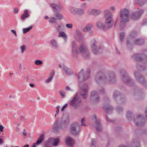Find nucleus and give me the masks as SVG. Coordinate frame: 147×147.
Returning <instances> with one entry per match:
<instances>
[{
  "instance_id": "3",
  "label": "nucleus",
  "mask_w": 147,
  "mask_h": 147,
  "mask_svg": "<svg viewBox=\"0 0 147 147\" xmlns=\"http://www.w3.org/2000/svg\"><path fill=\"white\" fill-rule=\"evenodd\" d=\"M103 15L105 18V24L102 21H99L97 23V26L98 28L105 31L112 27L114 20L112 12L108 9L104 11Z\"/></svg>"
},
{
  "instance_id": "7",
  "label": "nucleus",
  "mask_w": 147,
  "mask_h": 147,
  "mask_svg": "<svg viewBox=\"0 0 147 147\" xmlns=\"http://www.w3.org/2000/svg\"><path fill=\"white\" fill-rule=\"evenodd\" d=\"M50 5L52 8L53 12L55 13L54 15L56 17V19L59 20L62 19L63 18V16L59 13L56 12V11L61 9V5L59 3H58L57 4L54 3H51Z\"/></svg>"
},
{
  "instance_id": "46",
  "label": "nucleus",
  "mask_w": 147,
  "mask_h": 147,
  "mask_svg": "<svg viewBox=\"0 0 147 147\" xmlns=\"http://www.w3.org/2000/svg\"><path fill=\"white\" fill-rule=\"evenodd\" d=\"M86 4L84 2H82L80 4V7L82 8H84L86 6Z\"/></svg>"
},
{
  "instance_id": "23",
  "label": "nucleus",
  "mask_w": 147,
  "mask_h": 147,
  "mask_svg": "<svg viewBox=\"0 0 147 147\" xmlns=\"http://www.w3.org/2000/svg\"><path fill=\"white\" fill-rule=\"evenodd\" d=\"M122 79L123 82L128 85H130V83L132 82V81L130 79L127 75H125L123 77Z\"/></svg>"
},
{
  "instance_id": "20",
  "label": "nucleus",
  "mask_w": 147,
  "mask_h": 147,
  "mask_svg": "<svg viewBox=\"0 0 147 147\" xmlns=\"http://www.w3.org/2000/svg\"><path fill=\"white\" fill-rule=\"evenodd\" d=\"M66 144L69 147H72L74 144V140L70 137H68L66 139Z\"/></svg>"
},
{
  "instance_id": "56",
  "label": "nucleus",
  "mask_w": 147,
  "mask_h": 147,
  "mask_svg": "<svg viewBox=\"0 0 147 147\" xmlns=\"http://www.w3.org/2000/svg\"><path fill=\"white\" fill-rule=\"evenodd\" d=\"M3 129L4 127L2 125H0V131L1 132H2Z\"/></svg>"
},
{
  "instance_id": "12",
  "label": "nucleus",
  "mask_w": 147,
  "mask_h": 147,
  "mask_svg": "<svg viewBox=\"0 0 147 147\" xmlns=\"http://www.w3.org/2000/svg\"><path fill=\"white\" fill-rule=\"evenodd\" d=\"M91 49L93 53L96 54H98V51L100 50L99 47L96 45V42L94 39H92L90 43Z\"/></svg>"
},
{
  "instance_id": "37",
  "label": "nucleus",
  "mask_w": 147,
  "mask_h": 147,
  "mask_svg": "<svg viewBox=\"0 0 147 147\" xmlns=\"http://www.w3.org/2000/svg\"><path fill=\"white\" fill-rule=\"evenodd\" d=\"M59 93L62 98H64L66 95V92L65 91L63 90H61L59 91Z\"/></svg>"
},
{
  "instance_id": "41",
  "label": "nucleus",
  "mask_w": 147,
  "mask_h": 147,
  "mask_svg": "<svg viewBox=\"0 0 147 147\" xmlns=\"http://www.w3.org/2000/svg\"><path fill=\"white\" fill-rule=\"evenodd\" d=\"M55 26L57 30L58 31H60L61 30V25H59L58 24H56L55 25Z\"/></svg>"
},
{
  "instance_id": "64",
  "label": "nucleus",
  "mask_w": 147,
  "mask_h": 147,
  "mask_svg": "<svg viewBox=\"0 0 147 147\" xmlns=\"http://www.w3.org/2000/svg\"><path fill=\"white\" fill-rule=\"evenodd\" d=\"M116 53L117 54H120V52L119 51L117 50V51H116Z\"/></svg>"
},
{
  "instance_id": "52",
  "label": "nucleus",
  "mask_w": 147,
  "mask_h": 147,
  "mask_svg": "<svg viewBox=\"0 0 147 147\" xmlns=\"http://www.w3.org/2000/svg\"><path fill=\"white\" fill-rule=\"evenodd\" d=\"M65 89L67 91H73V90L69 86H66L65 88Z\"/></svg>"
},
{
  "instance_id": "1",
  "label": "nucleus",
  "mask_w": 147,
  "mask_h": 147,
  "mask_svg": "<svg viewBox=\"0 0 147 147\" xmlns=\"http://www.w3.org/2000/svg\"><path fill=\"white\" fill-rule=\"evenodd\" d=\"M90 69L88 68L86 71L84 69H82L77 75L80 87V94L84 99H86L87 96L88 86L86 84L81 85V82L88 80L90 77Z\"/></svg>"
},
{
  "instance_id": "10",
  "label": "nucleus",
  "mask_w": 147,
  "mask_h": 147,
  "mask_svg": "<svg viewBox=\"0 0 147 147\" xmlns=\"http://www.w3.org/2000/svg\"><path fill=\"white\" fill-rule=\"evenodd\" d=\"M143 12V10L138 9L137 11L132 12L131 15V18L134 20H138L141 16Z\"/></svg>"
},
{
  "instance_id": "30",
  "label": "nucleus",
  "mask_w": 147,
  "mask_h": 147,
  "mask_svg": "<svg viewBox=\"0 0 147 147\" xmlns=\"http://www.w3.org/2000/svg\"><path fill=\"white\" fill-rule=\"evenodd\" d=\"M69 10L71 13L73 14H76L77 8L73 7H71L69 8Z\"/></svg>"
},
{
  "instance_id": "54",
  "label": "nucleus",
  "mask_w": 147,
  "mask_h": 147,
  "mask_svg": "<svg viewBox=\"0 0 147 147\" xmlns=\"http://www.w3.org/2000/svg\"><path fill=\"white\" fill-rule=\"evenodd\" d=\"M60 107V106H58L56 107V114H58L59 112V109Z\"/></svg>"
},
{
  "instance_id": "42",
  "label": "nucleus",
  "mask_w": 147,
  "mask_h": 147,
  "mask_svg": "<svg viewBox=\"0 0 147 147\" xmlns=\"http://www.w3.org/2000/svg\"><path fill=\"white\" fill-rule=\"evenodd\" d=\"M125 36V34L123 32H121L120 34V38L121 41H123Z\"/></svg>"
},
{
  "instance_id": "2",
  "label": "nucleus",
  "mask_w": 147,
  "mask_h": 147,
  "mask_svg": "<svg viewBox=\"0 0 147 147\" xmlns=\"http://www.w3.org/2000/svg\"><path fill=\"white\" fill-rule=\"evenodd\" d=\"M72 56L73 58L76 59L77 55L82 53L83 57L86 59L89 58V52L86 46L83 44H81L79 46L77 45L76 41L73 40L71 45Z\"/></svg>"
},
{
  "instance_id": "5",
  "label": "nucleus",
  "mask_w": 147,
  "mask_h": 147,
  "mask_svg": "<svg viewBox=\"0 0 147 147\" xmlns=\"http://www.w3.org/2000/svg\"><path fill=\"white\" fill-rule=\"evenodd\" d=\"M69 121V116L67 115H64L61 119L60 118H57L52 128L55 132L59 131L61 129H64L67 127Z\"/></svg>"
},
{
  "instance_id": "31",
  "label": "nucleus",
  "mask_w": 147,
  "mask_h": 147,
  "mask_svg": "<svg viewBox=\"0 0 147 147\" xmlns=\"http://www.w3.org/2000/svg\"><path fill=\"white\" fill-rule=\"evenodd\" d=\"M134 1L135 3H138L141 5L147 3V0H134Z\"/></svg>"
},
{
  "instance_id": "32",
  "label": "nucleus",
  "mask_w": 147,
  "mask_h": 147,
  "mask_svg": "<svg viewBox=\"0 0 147 147\" xmlns=\"http://www.w3.org/2000/svg\"><path fill=\"white\" fill-rule=\"evenodd\" d=\"M92 25L91 24H89L87 25L83 29V31L84 32H87L90 30L92 27Z\"/></svg>"
},
{
  "instance_id": "33",
  "label": "nucleus",
  "mask_w": 147,
  "mask_h": 147,
  "mask_svg": "<svg viewBox=\"0 0 147 147\" xmlns=\"http://www.w3.org/2000/svg\"><path fill=\"white\" fill-rule=\"evenodd\" d=\"M84 13V11L81 8H78L77 10V12L76 14L82 15Z\"/></svg>"
},
{
  "instance_id": "38",
  "label": "nucleus",
  "mask_w": 147,
  "mask_h": 147,
  "mask_svg": "<svg viewBox=\"0 0 147 147\" xmlns=\"http://www.w3.org/2000/svg\"><path fill=\"white\" fill-rule=\"evenodd\" d=\"M56 19V18L54 17H50L49 18V22L50 23H53L55 22Z\"/></svg>"
},
{
  "instance_id": "4",
  "label": "nucleus",
  "mask_w": 147,
  "mask_h": 147,
  "mask_svg": "<svg viewBox=\"0 0 147 147\" xmlns=\"http://www.w3.org/2000/svg\"><path fill=\"white\" fill-rule=\"evenodd\" d=\"M115 77L113 72L106 73L105 75L104 74L100 72L95 75V80L98 84L113 83L115 81Z\"/></svg>"
},
{
  "instance_id": "62",
  "label": "nucleus",
  "mask_w": 147,
  "mask_h": 147,
  "mask_svg": "<svg viewBox=\"0 0 147 147\" xmlns=\"http://www.w3.org/2000/svg\"><path fill=\"white\" fill-rule=\"evenodd\" d=\"M29 145L28 144H26L23 147H28Z\"/></svg>"
},
{
  "instance_id": "29",
  "label": "nucleus",
  "mask_w": 147,
  "mask_h": 147,
  "mask_svg": "<svg viewBox=\"0 0 147 147\" xmlns=\"http://www.w3.org/2000/svg\"><path fill=\"white\" fill-rule=\"evenodd\" d=\"M52 140L53 142L52 145L53 146H57L58 145V143L60 142V140L58 138H53Z\"/></svg>"
},
{
  "instance_id": "21",
  "label": "nucleus",
  "mask_w": 147,
  "mask_h": 147,
  "mask_svg": "<svg viewBox=\"0 0 147 147\" xmlns=\"http://www.w3.org/2000/svg\"><path fill=\"white\" fill-rule=\"evenodd\" d=\"M44 136L43 134L40 135L39 137L38 138L36 143L33 144L31 147H36V145H38L41 143L44 140Z\"/></svg>"
},
{
  "instance_id": "22",
  "label": "nucleus",
  "mask_w": 147,
  "mask_h": 147,
  "mask_svg": "<svg viewBox=\"0 0 147 147\" xmlns=\"http://www.w3.org/2000/svg\"><path fill=\"white\" fill-rule=\"evenodd\" d=\"M29 16V11L27 9H25L21 16V18L22 20H24Z\"/></svg>"
},
{
  "instance_id": "28",
  "label": "nucleus",
  "mask_w": 147,
  "mask_h": 147,
  "mask_svg": "<svg viewBox=\"0 0 147 147\" xmlns=\"http://www.w3.org/2000/svg\"><path fill=\"white\" fill-rule=\"evenodd\" d=\"M132 58L135 60H143V59L141 57V55L139 54H135L132 56Z\"/></svg>"
},
{
  "instance_id": "25",
  "label": "nucleus",
  "mask_w": 147,
  "mask_h": 147,
  "mask_svg": "<svg viewBox=\"0 0 147 147\" xmlns=\"http://www.w3.org/2000/svg\"><path fill=\"white\" fill-rule=\"evenodd\" d=\"M51 45L55 49H57L59 47V45L57 40L55 39H52L50 42Z\"/></svg>"
},
{
  "instance_id": "48",
  "label": "nucleus",
  "mask_w": 147,
  "mask_h": 147,
  "mask_svg": "<svg viewBox=\"0 0 147 147\" xmlns=\"http://www.w3.org/2000/svg\"><path fill=\"white\" fill-rule=\"evenodd\" d=\"M143 65H142L140 66L139 67L138 66V65L137 66V68H138L140 71H142V70H144V69L143 68Z\"/></svg>"
},
{
  "instance_id": "14",
  "label": "nucleus",
  "mask_w": 147,
  "mask_h": 147,
  "mask_svg": "<svg viewBox=\"0 0 147 147\" xmlns=\"http://www.w3.org/2000/svg\"><path fill=\"white\" fill-rule=\"evenodd\" d=\"M80 131V126L77 123L72 124L71 128V131L74 135H76L78 134Z\"/></svg>"
},
{
  "instance_id": "43",
  "label": "nucleus",
  "mask_w": 147,
  "mask_h": 147,
  "mask_svg": "<svg viewBox=\"0 0 147 147\" xmlns=\"http://www.w3.org/2000/svg\"><path fill=\"white\" fill-rule=\"evenodd\" d=\"M132 115V113L130 111H128V112H127V113L126 116H127V118L129 120V117H131Z\"/></svg>"
},
{
  "instance_id": "16",
  "label": "nucleus",
  "mask_w": 147,
  "mask_h": 147,
  "mask_svg": "<svg viewBox=\"0 0 147 147\" xmlns=\"http://www.w3.org/2000/svg\"><path fill=\"white\" fill-rule=\"evenodd\" d=\"M90 99L92 100L94 102H98L99 98L97 93L94 91H92L90 93Z\"/></svg>"
},
{
  "instance_id": "13",
  "label": "nucleus",
  "mask_w": 147,
  "mask_h": 147,
  "mask_svg": "<svg viewBox=\"0 0 147 147\" xmlns=\"http://www.w3.org/2000/svg\"><path fill=\"white\" fill-rule=\"evenodd\" d=\"M134 121L136 125L138 126H142L144 123V119L143 118V116L141 115H138Z\"/></svg>"
},
{
  "instance_id": "8",
  "label": "nucleus",
  "mask_w": 147,
  "mask_h": 147,
  "mask_svg": "<svg viewBox=\"0 0 147 147\" xmlns=\"http://www.w3.org/2000/svg\"><path fill=\"white\" fill-rule=\"evenodd\" d=\"M81 98H80L78 93H76L72 100L70 101V105L75 108L82 105Z\"/></svg>"
},
{
  "instance_id": "6",
  "label": "nucleus",
  "mask_w": 147,
  "mask_h": 147,
  "mask_svg": "<svg viewBox=\"0 0 147 147\" xmlns=\"http://www.w3.org/2000/svg\"><path fill=\"white\" fill-rule=\"evenodd\" d=\"M120 17L121 21L119 24V28L122 30L125 26L124 23L127 22L129 20V11L126 8H124L122 9L120 13Z\"/></svg>"
},
{
  "instance_id": "53",
  "label": "nucleus",
  "mask_w": 147,
  "mask_h": 147,
  "mask_svg": "<svg viewBox=\"0 0 147 147\" xmlns=\"http://www.w3.org/2000/svg\"><path fill=\"white\" fill-rule=\"evenodd\" d=\"M67 105V104H65L61 108V111H63Z\"/></svg>"
},
{
  "instance_id": "51",
  "label": "nucleus",
  "mask_w": 147,
  "mask_h": 147,
  "mask_svg": "<svg viewBox=\"0 0 147 147\" xmlns=\"http://www.w3.org/2000/svg\"><path fill=\"white\" fill-rule=\"evenodd\" d=\"M109 9L111 11H114L115 10V7L114 6H111L109 7Z\"/></svg>"
},
{
  "instance_id": "61",
  "label": "nucleus",
  "mask_w": 147,
  "mask_h": 147,
  "mask_svg": "<svg viewBox=\"0 0 147 147\" xmlns=\"http://www.w3.org/2000/svg\"><path fill=\"white\" fill-rule=\"evenodd\" d=\"M44 18L45 19H47L49 18V17L48 16H45V17H44Z\"/></svg>"
},
{
  "instance_id": "58",
  "label": "nucleus",
  "mask_w": 147,
  "mask_h": 147,
  "mask_svg": "<svg viewBox=\"0 0 147 147\" xmlns=\"http://www.w3.org/2000/svg\"><path fill=\"white\" fill-rule=\"evenodd\" d=\"M22 65L21 63H20L19 64V68L20 70H21L22 68Z\"/></svg>"
},
{
  "instance_id": "26",
  "label": "nucleus",
  "mask_w": 147,
  "mask_h": 147,
  "mask_svg": "<svg viewBox=\"0 0 147 147\" xmlns=\"http://www.w3.org/2000/svg\"><path fill=\"white\" fill-rule=\"evenodd\" d=\"M59 37H62L64 40L65 42H66L67 39V35L64 32L61 31L59 32L58 35Z\"/></svg>"
},
{
  "instance_id": "35",
  "label": "nucleus",
  "mask_w": 147,
  "mask_h": 147,
  "mask_svg": "<svg viewBox=\"0 0 147 147\" xmlns=\"http://www.w3.org/2000/svg\"><path fill=\"white\" fill-rule=\"evenodd\" d=\"M32 28V26H31L28 28H23L22 30L23 33L25 34L28 32Z\"/></svg>"
},
{
  "instance_id": "17",
  "label": "nucleus",
  "mask_w": 147,
  "mask_h": 147,
  "mask_svg": "<svg viewBox=\"0 0 147 147\" xmlns=\"http://www.w3.org/2000/svg\"><path fill=\"white\" fill-rule=\"evenodd\" d=\"M93 118L95 120V127L96 130L98 131H100L102 129V127L99 122V119L97 118V116L95 115L93 116Z\"/></svg>"
},
{
  "instance_id": "44",
  "label": "nucleus",
  "mask_w": 147,
  "mask_h": 147,
  "mask_svg": "<svg viewBox=\"0 0 147 147\" xmlns=\"http://www.w3.org/2000/svg\"><path fill=\"white\" fill-rule=\"evenodd\" d=\"M66 26L68 28H71L73 27V25L71 23L68 24L66 25Z\"/></svg>"
},
{
  "instance_id": "11",
  "label": "nucleus",
  "mask_w": 147,
  "mask_h": 147,
  "mask_svg": "<svg viewBox=\"0 0 147 147\" xmlns=\"http://www.w3.org/2000/svg\"><path fill=\"white\" fill-rule=\"evenodd\" d=\"M74 37L76 40L80 42H82L84 40L83 35L79 30H77L74 32Z\"/></svg>"
},
{
  "instance_id": "59",
  "label": "nucleus",
  "mask_w": 147,
  "mask_h": 147,
  "mask_svg": "<svg viewBox=\"0 0 147 147\" xmlns=\"http://www.w3.org/2000/svg\"><path fill=\"white\" fill-rule=\"evenodd\" d=\"M30 86L31 87H33L34 86V84H30Z\"/></svg>"
},
{
  "instance_id": "27",
  "label": "nucleus",
  "mask_w": 147,
  "mask_h": 147,
  "mask_svg": "<svg viewBox=\"0 0 147 147\" xmlns=\"http://www.w3.org/2000/svg\"><path fill=\"white\" fill-rule=\"evenodd\" d=\"M54 73L52 71L50 73L49 78L45 80V82L46 83H48L50 82L52 80L54 76Z\"/></svg>"
},
{
  "instance_id": "39",
  "label": "nucleus",
  "mask_w": 147,
  "mask_h": 147,
  "mask_svg": "<svg viewBox=\"0 0 147 147\" xmlns=\"http://www.w3.org/2000/svg\"><path fill=\"white\" fill-rule=\"evenodd\" d=\"M119 94L120 93L119 91H115L113 93V97L115 99Z\"/></svg>"
},
{
  "instance_id": "55",
  "label": "nucleus",
  "mask_w": 147,
  "mask_h": 147,
  "mask_svg": "<svg viewBox=\"0 0 147 147\" xmlns=\"http://www.w3.org/2000/svg\"><path fill=\"white\" fill-rule=\"evenodd\" d=\"M143 25H146L147 24V19H146L144 20L142 23Z\"/></svg>"
},
{
  "instance_id": "45",
  "label": "nucleus",
  "mask_w": 147,
  "mask_h": 147,
  "mask_svg": "<svg viewBox=\"0 0 147 147\" xmlns=\"http://www.w3.org/2000/svg\"><path fill=\"white\" fill-rule=\"evenodd\" d=\"M117 111L119 113V112L122 111L123 110L122 108L120 107H118L116 108Z\"/></svg>"
},
{
  "instance_id": "63",
  "label": "nucleus",
  "mask_w": 147,
  "mask_h": 147,
  "mask_svg": "<svg viewBox=\"0 0 147 147\" xmlns=\"http://www.w3.org/2000/svg\"><path fill=\"white\" fill-rule=\"evenodd\" d=\"M119 147H127L126 146H125L123 145H121L119 146Z\"/></svg>"
},
{
  "instance_id": "19",
  "label": "nucleus",
  "mask_w": 147,
  "mask_h": 147,
  "mask_svg": "<svg viewBox=\"0 0 147 147\" xmlns=\"http://www.w3.org/2000/svg\"><path fill=\"white\" fill-rule=\"evenodd\" d=\"M135 75L136 79L139 82L143 84L145 83V81L143 77L138 72L135 73Z\"/></svg>"
},
{
  "instance_id": "18",
  "label": "nucleus",
  "mask_w": 147,
  "mask_h": 147,
  "mask_svg": "<svg viewBox=\"0 0 147 147\" xmlns=\"http://www.w3.org/2000/svg\"><path fill=\"white\" fill-rule=\"evenodd\" d=\"M59 67L60 68H62L64 72L67 75H70L73 74V72L72 70L71 69L66 67L64 65H59Z\"/></svg>"
},
{
  "instance_id": "57",
  "label": "nucleus",
  "mask_w": 147,
  "mask_h": 147,
  "mask_svg": "<svg viewBox=\"0 0 147 147\" xmlns=\"http://www.w3.org/2000/svg\"><path fill=\"white\" fill-rule=\"evenodd\" d=\"M11 31L13 34H15V36H17V35L16 33V32L15 31V30H11Z\"/></svg>"
},
{
  "instance_id": "34",
  "label": "nucleus",
  "mask_w": 147,
  "mask_h": 147,
  "mask_svg": "<svg viewBox=\"0 0 147 147\" xmlns=\"http://www.w3.org/2000/svg\"><path fill=\"white\" fill-rule=\"evenodd\" d=\"M43 62L40 60H36L34 61L35 64L37 65H41L43 64Z\"/></svg>"
},
{
  "instance_id": "9",
  "label": "nucleus",
  "mask_w": 147,
  "mask_h": 147,
  "mask_svg": "<svg viewBox=\"0 0 147 147\" xmlns=\"http://www.w3.org/2000/svg\"><path fill=\"white\" fill-rule=\"evenodd\" d=\"M136 32H133L130 34V36L131 37V38H127V44L128 45L129 44L132 43V42L134 41V44L136 45H141L143 44L144 42V40L142 39H136L134 41V38L133 37L134 35L136 34Z\"/></svg>"
},
{
  "instance_id": "50",
  "label": "nucleus",
  "mask_w": 147,
  "mask_h": 147,
  "mask_svg": "<svg viewBox=\"0 0 147 147\" xmlns=\"http://www.w3.org/2000/svg\"><path fill=\"white\" fill-rule=\"evenodd\" d=\"M85 121V118H83L82 119H81V125L83 126V125H85V124H83V123L84 122V121Z\"/></svg>"
},
{
  "instance_id": "40",
  "label": "nucleus",
  "mask_w": 147,
  "mask_h": 147,
  "mask_svg": "<svg viewBox=\"0 0 147 147\" xmlns=\"http://www.w3.org/2000/svg\"><path fill=\"white\" fill-rule=\"evenodd\" d=\"M26 46L24 45H23L20 47V49L22 53H23L26 50Z\"/></svg>"
},
{
  "instance_id": "60",
  "label": "nucleus",
  "mask_w": 147,
  "mask_h": 147,
  "mask_svg": "<svg viewBox=\"0 0 147 147\" xmlns=\"http://www.w3.org/2000/svg\"><path fill=\"white\" fill-rule=\"evenodd\" d=\"M23 134L24 136H26V133L25 132H23Z\"/></svg>"
},
{
  "instance_id": "36",
  "label": "nucleus",
  "mask_w": 147,
  "mask_h": 147,
  "mask_svg": "<svg viewBox=\"0 0 147 147\" xmlns=\"http://www.w3.org/2000/svg\"><path fill=\"white\" fill-rule=\"evenodd\" d=\"M96 143V140L95 139H92V140L91 142L90 143L91 147H95V144Z\"/></svg>"
},
{
  "instance_id": "15",
  "label": "nucleus",
  "mask_w": 147,
  "mask_h": 147,
  "mask_svg": "<svg viewBox=\"0 0 147 147\" xmlns=\"http://www.w3.org/2000/svg\"><path fill=\"white\" fill-rule=\"evenodd\" d=\"M101 13L100 10L99 9H88L87 11V13L89 15L94 16H97Z\"/></svg>"
},
{
  "instance_id": "49",
  "label": "nucleus",
  "mask_w": 147,
  "mask_h": 147,
  "mask_svg": "<svg viewBox=\"0 0 147 147\" xmlns=\"http://www.w3.org/2000/svg\"><path fill=\"white\" fill-rule=\"evenodd\" d=\"M13 11L14 13H17L18 12V8H14L13 9Z\"/></svg>"
},
{
  "instance_id": "47",
  "label": "nucleus",
  "mask_w": 147,
  "mask_h": 147,
  "mask_svg": "<svg viewBox=\"0 0 147 147\" xmlns=\"http://www.w3.org/2000/svg\"><path fill=\"white\" fill-rule=\"evenodd\" d=\"M99 92L101 94H104V90L103 88H101L100 89H99Z\"/></svg>"
},
{
  "instance_id": "24",
  "label": "nucleus",
  "mask_w": 147,
  "mask_h": 147,
  "mask_svg": "<svg viewBox=\"0 0 147 147\" xmlns=\"http://www.w3.org/2000/svg\"><path fill=\"white\" fill-rule=\"evenodd\" d=\"M105 112L107 113H111L113 110V108L112 106L109 105H104L103 107Z\"/></svg>"
}]
</instances>
